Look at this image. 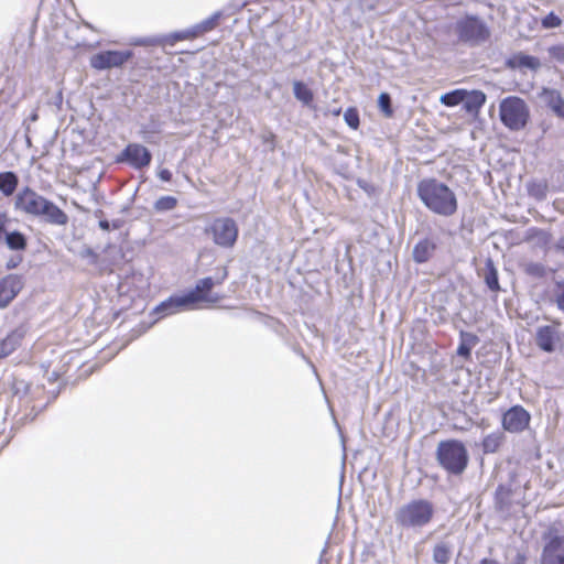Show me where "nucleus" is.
<instances>
[{
	"mask_svg": "<svg viewBox=\"0 0 564 564\" xmlns=\"http://www.w3.org/2000/svg\"><path fill=\"white\" fill-rule=\"evenodd\" d=\"M228 272L223 268L221 272L215 276H207L197 281L195 289L188 293L180 296H171L162 302L155 308V314L166 316L175 314L185 310L194 308L197 303H205L208 305L216 304L221 300L217 293L212 290L216 285H220L227 279Z\"/></svg>",
	"mask_w": 564,
	"mask_h": 564,
	"instance_id": "f257e3e1",
	"label": "nucleus"
},
{
	"mask_svg": "<svg viewBox=\"0 0 564 564\" xmlns=\"http://www.w3.org/2000/svg\"><path fill=\"white\" fill-rule=\"evenodd\" d=\"M14 205L15 209L42 218L51 225L65 226L68 223L65 212L30 187H24L17 194Z\"/></svg>",
	"mask_w": 564,
	"mask_h": 564,
	"instance_id": "f03ea898",
	"label": "nucleus"
},
{
	"mask_svg": "<svg viewBox=\"0 0 564 564\" xmlns=\"http://www.w3.org/2000/svg\"><path fill=\"white\" fill-rule=\"evenodd\" d=\"M417 196L434 214L449 217L457 210L455 193L436 178H424L417 184Z\"/></svg>",
	"mask_w": 564,
	"mask_h": 564,
	"instance_id": "7ed1b4c3",
	"label": "nucleus"
},
{
	"mask_svg": "<svg viewBox=\"0 0 564 564\" xmlns=\"http://www.w3.org/2000/svg\"><path fill=\"white\" fill-rule=\"evenodd\" d=\"M434 514L435 508L430 500L414 499L395 510L394 520L402 529L420 530L432 522Z\"/></svg>",
	"mask_w": 564,
	"mask_h": 564,
	"instance_id": "20e7f679",
	"label": "nucleus"
},
{
	"mask_svg": "<svg viewBox=\"0 0 564 564\" xmlns=\"http://www.w3.org/2000/svg\"><path fill=\"white\" fill-rule=\"evenodd\" d=\"M436 460L448 474L462 475L469 462L466 446L458 440H447L438 443Z\"/></svg>",
	"mask_w": 564,
	"mask_h": 564,
	"instance_id": "39448f33",
	"label": "nucleus"
},
{
	"mask_svg": "<svg viewBox=\"0 0 564 564\" xmlns=\"http://www.w3.org/2000/svg\"><path fill=\"white\" fill-rule=\"evenodd\" d=\"M499 116L507 128L518 131L523 129L529 120V108L523 99L509 96L501 100Z\"/></svg>",
	"mask_w": 564,
	"mask_h": 564,
	"instance_id": "423d86ee",
	"label": "nucleus"
},
{
	"mask_svg": "<svg viewBox=\"0 0 564 564\" xmlns=\"http://www.w3.org/2000/svg\"><path fill=\"white\" fill-rule=\"evenodd\" d=\"M455 31L460 41L470 44H480L490 36L487 24L477 17L467 15L456 22Z\"/></svg>",
	"mask_w": 564,
	"mask_h": 564,
	"instance_id": "0eeeda50",
	"label": "nucleus"
},
{
	"mask_svg": "<svg viewBox=\"0 0 564 564\" xmlns=\"http://www.w3.org/2000/svg\"><path fill=\"white\" fill-rule=\"evenodd\" d=\"M205 232L210 235L215 245L221 248H231L238 238V226L232 218H216Z\"/></svg>",
	"mask_w": 564,
	"mask_h": 564,
	"instance_id": "6e6552de",
	"label": "nucleus"
},
{
	"mask_svg": "<svg viewBox=\"0 0 564 564\" xmlns=\"http://www.w3.org/2000/svg\"><path fill=\"white\" fill-rule=\"evenodd\" d=\"M561 322L553 321L550 325H541L535 330V345L544 352L552 354L564 348V333Z\"/></svg>",
	"mask_w": 564,
	"mask_h": 564,
	"instance_id": "1a4fd4ad",
	"label": "nucleus"
},
{
	"mask_svg": "<svg viewBox=\"0 0 564 564\" xmlns=\"http://www.w3.org/2000/svg\"><path fill=\"white\" fill-rule=\"evenodd\" d=\"M540 564H564V534L550 530L543 535Z\"/></svg>",
	"mask_w": 564,
	"mask_h": 564,
	"instance_id": "9d476101",
	"label": "nucleus"
},
{
	"mask_svg": "<svg viewBox=\"0 0 564 564\" xmlns=\"http://www.w3.org/2000/svg\"><path fill=\"white\" fill-rule=\"evenodd\" d=\"M131 51H102L90 57V66L98 70L120 67L132 57Z\"/></svg>",
	"mask_w": 564,
	"mask_h": 564,
	"instance_id": "9b49d317",
	"label": "nucleus"
},
{
	"mask_svg": "<svg viewBox=\"0 0 564 564\" xmlns=\"http://www.w3.org/2000/svg\"><path fill=\"white\" fill-rule=\"evenodd\" d=\"M531 421L530 413L521 405H514L502 415V427L510 433H520L524 431Z\"/></svg>",
	"mask_w": 564,
	"mask_h": 564,
	"instance_id": "f8f14e48",
	"label": "nucleus"
},
{
	"mask_svg": "<svg viewBox=\"0 0 564 564\" xmlns=\"http://www.w3.org/2000/svg\"><path fill=\"white\" fill-rule=\"evenodd\" d=\"M152 160L150 151L139 143H130L122 151L119 161L128 162L134 169L149 166Z\"/></svg>",
	"mask_w": 564,
	"mask_h": 564,
	"instance_id": "ddd939ff",
	"label": "nucleus"
},
{
	"mask_svg": "<svg viewBox=\"0 0 564 564\" xmlns=\"http://www.w3.org/2000/svg\"><path fill=\"white\" fill-rule=\"evenodd\" d=\"M22 289V281L15 274L0 280V308L7 307Z\"/></svg>",
	"mask_w": 564,
	"mask_h": 564,
	"instance_id": "4468645a",
	"label": "nucleus"
},
{
	"mask_svg": "<svg viewBox=\"0 0 564 564\" xmlns=\"http://www.w3.org/2000/svg\"><path fill=\"white\" fill-rule=\"evenodd\" d=\"M26 329L24 326L17 327L0 343V358L11 355L24 338Z\"/></svg>",
	"mask_w": 564,
	"mask_h": 564,
	"instance_id": "2eb2a0df",
	"label": "nucleus"
},
{
	"mask_svg": "<svg viewBox=\"0 0 564 564\" xmlns=\"http://www.w3.org/2000/svg\"><path fill=\"white\" fill-rule=\"evenodd\" d=\"M436 246V240L433 238H424L420 240L413 248V260L416 263H424L429 261L433 257Z\"/></svg>",
	"mask_w": 564,
	"mask_h": 564,
	"instance_id": "dca6fc26",
	"label": "nucleus"
},
{
	"mask_svg": "<svg viewBox=\"0 0 564 564\" xmlns=\"http://www.w3.org/2000/svg\"><path fill=\"white\" fill-rule=\"evenodd\" d=\"M7 247L11 251L22 252L28 247V239L24 234L18 230H8L7 225L4 226L3 236Z\"/></svg>",
	"mask_w": 564,
	"mask_h": 564,
	"instance_id": "f3484780",
	"label": "nucleus"
},
{
	"mask_svg": "<svg viewBox=\"0 0 564 564\" xmlns=\"http://www.w3.org/2000/svg\"><path fill=\"white\" fill-rule=\"evenodd\" d=\"M506 436L501 431H495L482 440L481 447L485 454H494L498 452L500 446L505 443Z\"/></svg>",
	"mask_w": 564,
	"mask_h": 564,
	"instance_id": "a211bd4d",
	"label": "nucleus"
},
{
	"mask_svg": "<svg viewBox=\"0 0 564 564\" xmlns=\"http://www.w3.org/2000/svg\"><path fill=\"white\" fill-rule=\"evenodd\" d=\"M463 102L467 112L476 113L486 102V95L480 90L466 91V98Z\"/></svg>",
	"mask_w": 564,
	"mask_h": 564,
	"instance_id": "6ab92c4d",
	"label": "nucleus"
},
{
	"mask_svg": "<svg viewBox=\"0 0 564 564\" xmlns=\"http://www.w3.org/2000/svg\"><path fill=\"white\" fill-rule=\"evenodd\" d=\"M478 343V337L471 333H460V343L457 348V355L464 358L470 357V351L474 346Z\"/></svg>",
	"mask_w": 564,
	"mask_h": 564,
	"instance_id": "aec40b11",
	"label": "nucleus"
},
{
	"mask_svg": "<svg viewBox=\"0 0 564 564\" xmlns=\"http://www.w3.org/2000/svg\"><path fill=\"white\" fill-rule=\"evenodd\" d=\"M545 100L549 107L564 119V100L556 90H545Z\"/></svg>",
	"mask_w": 564,
	"mask_h": 564,
	"instance_id": "412c9836",
	"label": "nucleus"
},
{
	"mask_svg": "<svg viewBox=\"0 0 564 564\" xmlns=\"http://www.w3.org/2000/svg\"><path fill=\"white\" fill-rule=\"evenodd\" d=\"M18 186V176L13 172L0 173V191L3 195L10 196Z\"/></svg>",
	"mask_w": 564,
	"mask_h": 564,
	"instance_id": "4be33fe9",
	"label": "nucleus"
},
{
	"mask_svg": "<svg viewBox=\"0 0 564 564\" xmlns=\"http://www.w3.org/2000/svg\"><path fill=\"white\" fill-rule=\"evenodd\" d=\"M452 556V545L447 542H438L433 550V560L438 564H446Z\"/></svg>",
	"mask_w": 564,
	"mask_h": 564,
	"instance_id": "5701e85b",
	"label": "nucleus"
},
{
	"mask_svg": "<svg viewBox=\"0 0 564 564\" xmlns=\"http://www.w3.org/2000/svg\"><path fill=\"white\" fill-rule=\"evenodd\" d=\"M293 93L297 100H300L303 105L310 106L313 101V91L302 82L293 83Z\"/></svg>",
	"mask_w": 564,
	"mask_h": 564,
	"instance_id": "b1692460",
	"label": "nucleus"
},
{
	"mask_svg": "<svg viewBox=\"0 0 564 564\" xmlns=\"http://www.w3.org/2000/svg\"><path fill=\"white\" fill-rule=\"evenodd\" d=\"M485 282L491 291H498L500 289L498 272L491 259L486 261Z\"/></svg>",
	"mask_w": 564,
	"mask_h": 564,
	"instance_id": "393cba45",
	"label": "nucleus"
},
{
	"mask_svg": "<svg viewBox=\"0 0 564 564\" xmlns=\"http://www.w3.org/2000/svg\"><path fill=\"white\" fill-rule=\"evenodd\" d=\"M466 98V90L464 89H456L451 93L444 94L441 96L440 101L441 104L447 106V107H454L463 102Z\"/></svg>",
	"mask_w": 564,
	"mask_h": 564,
	"instance_id": "a878e982",
	"label": "nucleus"
},
{
	"mask_svg": "<svg viewBox=\"0 0 564 564\" xmlns=\"http://www.w3.org/2000/svg\"><path fill=\"white\" fill-rule=\"evenodd\" d=\"M219 17H220L219 13H215L212 17L207 18L206 20L202 21L200 23L194 25L192 34L199 36L202 34L213 30L216 26Z\"/></svg>",
	"mask_w": 564,
	"mask_h": 564,
	"instance_id": "bb28decb",
	"label": "nucleus"
},
{
	"mask_svg": "<svg viewBox=\"0 0 564 564\" xmlns=\"http://www.w3.org/2000/svg\"><path fill=\"white\" fill-rule=\"evenodd\" d=\"M511 491L500 486L496 491V505L501 511H507L509 508V498H510Z\"/></svg>",
	"mask_w": 564,
	"mask_h": 564,
	"instance_id": "cd10ccee",
	"label": "nucleus"
},
{
	"mask_svg": "<svg viewBox=\"0 0 564 564\" xmlns=\"http://www.w3.org/2000/svg\"><path fill=\"white\" fill-rule=\"evenodd\" d=\"M177 205V199L173 196H162L154 203V208L158 212L172 210Z\"/></svg>",
	"mask_w": 564,
	"mask_h": 564,
	"instance_id": "c85d7f7f",
	"label": "nucleus"
},
{
	"mask_svg": "<svg viewBox=\"0 0 564 564\" xmlns=\"http://www.w3.org/2000/svg\"><path fill=\"white\" fill-rule=\"evenodd\" d=\"M378 106L382 113L390 118L393 115V109L391 107V98L388 93H381L378 98Z\"/></svg>",
	"mask_w": 564,
	"mask_h": 564,
	"instance_id": "c756f323",
	"label": "nucleus"
},
{
	"mask_svg": "<svg viewBox=\"0 0 564 564\" xmlns=\"http://www.w3.org/2000/svg\"><path fill=\"white\" fill-rule=\"evenodd\" d=\"M344 119L351 129L359 127V115L355 108H348L344 113Z\"/></svg>",
	"mask_w": 564,
	"mask_h": 564,
	"instance_id": "7c9ffc66",
	"label": "nucleus"
},
{
	"mask_svg": "<svg viewBox=\"0 0 564 564\" xmlns=\"http://www.w3.org/2000/svg\"><path fill=\"white\" fill-rule=\"evenodd\" d=\"M561 23H562L561 19L554 12H550L541 21V24L544 29L557 28L561 25Z\"/></svg>",
	"mask_w": 564,
	"mask_h": 564,
	"instance_id": "2f4dec72",
	"label": "nucleus"
},
{
	"mask_svg": "<svg viewBox=\"0 0 564 564\" xmlns=\"http://www.w3.org/2000/svg\"><path fill=\"white\" fill-rule=\"evenodd\" d=\"M519 63L521 66H524V67H528L531 69H535L540 66V61L536 57L530 56V55L520 56Z\"/></svg>",
	"mask_w": 564,
	"mask_h": 564,
	"instance_id": "473e14b6",
	"label": "nucleus"
},
{
	"mask_svg": "<svg viewBox=\"0 0 564 564\" xmlns=\"http://www.w3.org/2000/svg\"><path fill=\"white\" fill-rule=\"evenodd\" d=\"M554 302L560 311L564 313V284H558L553 294Z\"/></svg>",
	"mask_w": 564,
	"mask_h": 564,
	"instance_id": "72a5a7b5",
	"label": "nucleus"
},
{
	"mask_svg": "<svg viewBox=\"0 0 564 564\" xmlns=\"http://www.w3.org/2000/svg\"><path fill=\"white\" fill-rule=\"evenodd\" d=\"M192 32H193V28L182 31V32L173 33L172 35H170L171 44H173L174 42H177V41L197 37V35L192 34Z\"/></svg>",
	"mask_w": 564,
	"mask_h": 564,
	"instance_id": "f704fd0d",
	"label": "nucleus"
},
{
	"mask_svg": "<svg viewBox=\"0 0 564 564\" xmlns=\"http://www.w3.org/2000/svg\"><path fill=\"white\" fill-rule=\"evenodd\" d=\"M549 53L553 59L564 63V45L552 46L550 47Z\"/></svg>",
	"mask_w": 564,
	"mask_h": 564,
	"instance_id": "c9c22d12",
	"label": "nucleus"
},
{
	"mask_svg": "<svg viewBox=\"0 0 564 564\" xmlns=\"http://www.w3.org/2000/svg\"><path fill=\"white\" fill-rule=\"evenodd\" d=\"M525 272L531 275L541 276L544 273V268L539 263H529L525 267Z\"/></svg>",
	"mask_w": 564,
	"mask_h": 564,
	"instance_id": "e433bc0d",
	"label": "nucleus"
},
{
	"mask_svg": "<svg viewBox=\"0 0 564 564\" xmlns=\"http://www.w3.org/2000/svg\"><path fill=\"white\" fill-rule=\"evenodd\" d=\"M530 194L538 197L543 198L545 196V187L541 184L532 185L529 189Z\"/></svg>",
	"mask_w": 564,
	"mask_h": 564,
	"instance_id": "4c0bfd02",
	"label": "nucleus"
},
{
	"mask_svg": "<svg viewBox=\"0 0 564 564\" xmlns=\"http://www.w3.org/2000/svg\"><path fill=\"white\" fill-rule=\"evenodd\" d=\"M158 175L163 182H170L172 180V173L167 169L161 170Z\"/></svg>",
	"mask_w": 564,
	"mask_h": 564,
	"instance_id": "58836bf2",
	"label": "nucleus"
},
{
	"mask_svg": "<svg viewBox=\"0 0 564 564\" xmlns=\"http://www.w3.org/2000/svg\"><path fill=\"white\" fill-rule=\"evenodd\" d=\"M22 261V257L21 256H17V257H12L8 263H7V268L8 269H13L15 267H18V264Z\"/></svg>",
	"mask_w": 564,
	"mask_h": 564,
	"instance_id": "ea45409f",
	"label": "nucleus"
},
{
	"mask_svg": "<svg viewBox=\"0 0 564 564\" xmlns=\"http://www.w3.org/2000/svg\"><path fill=\"white\" fill-rule=\"evenodd\" d=\"M82 256L83 257H89L93 259V262H96L97 260V254L90 249V248H87L85 249L83 252H82Z\"/></svg>",
	"mask_w": 564,
	"mask_h": 564,
	"instance_id": "a19ab883",
	"label": "nucleus"
},
{
	"mask_svg": "<svg viewBox=\"0 0 564 564\" xmlns=\"http://www.w3.org/2000/svg\"><path fill=\"white\" fill-rule=\"evenodd\" d=\"M555 248L564 252V234L558 238Z\"/></svg>",
	"mask_w": 564,
	"mask_h": 564,
	"instance_id": "79ce46f5",
	"label": "nucleus"
},
{
	"mask_svg": "<svg viewBox=\"0 0 564 564\" xmlns=\"http://www.w3.org/2000/svg\"><path fill=\"white\" fill-rule=\"evenodd\" d=\"M99 227L102 229V230H109L110 229V224L108 220L106 219H102L99 221Z\"/></svg>",
	"mask_w": 564,
	"mask_h": 564,
	"instance_id": "37998d69",
	"label": "nucleus"
},
{
	"mask_svg": "<svg viewBox=\"0 0 564 564\" xmlns=\"http://www.w3.org/2000/svg\"><path fill=\"white\" fill-rule=\"evenodd\" d=\"M525 556L521 553L517 554V564H523L525 562Z\"/></svg>",
	"mask_w": 564,
	"mask_h": 564,
	"instance_id": "c03bdc74",
	"label": "nucleus"
},
{
	"mask_svg": "<svg viewBox=\"0 0 564 564\" xmlns=\"http://www.w3.org/2000/svg\"><path fill=\"white\" fill-rule=\"evenodd\" d=\"M478 564H498V563L494 560L484 558Z\"/></svg>",
	"mask_w": 564,
	"mask_h": 564,
	"instance_id": "a18cd8bd",
	"label": "nucleus"
},
{
	"mask_svg": "<svg viewBox=\"0 0 564 564\" xmlns=\"http://www.w3.org/2000/svg\"><path fill=\"white\" fill-rule=\"evenodd\" d=\"M340 111H341L340 108H335L333 110H329V113H332L333 116L337 117V116L340 115Z\"/></svg>",
	"mask_w": 564,
	"mask_h": 564,
	"instance_id": "49530a36",
	"label": "nucleus"
},
{
	"mask_svg": "<svg viewBox=\"0 0 564 564\" xmlns=\"http://www.w3.org/2000/svg\"><path fill=\"white\" fill-rule=\"evenodd\" d=\"M145 43H147L145 41H138V42H135V44H138V45H143Z\"/></svg>",
	"mask_w": 564,
	"mask_h": 564,
	"instance_id": "de8ad7c7",
	"label": "nucleus"
}]
</instances>
